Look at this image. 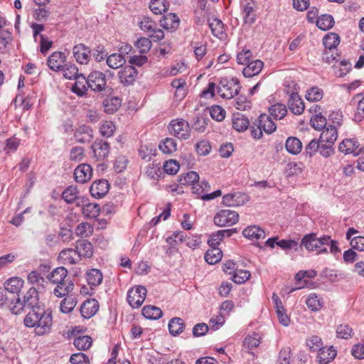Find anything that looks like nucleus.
I'll use <instances>...</instances> for the list:
<instances>
[{
  "mask_svg": "<svg viewBox=\"0 0 364 364\" xmlns=\"http://www.w3.org/2000/svg\"><path fill=\"white\" fill-rule=\"evenodd\" d=\"M248 200L246 194L237 192L224 196L223 203L227 206H240L247 203Z\"/></svg>",
  "mask_w": 364,
  "mask_h": 364,
  "instance_id": "2eb2a0df",
  "label": "nucleus"
},
{
  "mask_svg": "<svg viewBox=\"0 0 364 364\" xmlns=\"http://www.w3.org/2000/svg\"><path fill=\"white\" fill-rule=\"evenodd\" d=\"M250 277V272L242 269H236L232 274V280L237 284H242L249 279Z\"/></svg>",
  "mask_w": 364,
  "mask_h": 364,
  "instance_id": "69168bd1",
  "label": "nucleus"
},
{
  "mask_svg": "<svg viewBox=\"0 0 364 364\" xmlns=\"http://www.w3.org/2000/svg\"><path fill=\"white\" fill-rule=\"evenodd\" d=\"M330 237L323 235L318 237L316 233L306 235L301 240V245L309 251H314L322 246L329 245Z\"/></svg>",
  "mask_w": 364,
  "mask_h": 364,
  "instance_id": "20e7f679",
  "label": "nucleus"
},
{
  "mask_svg": "<svg viewBox=\"0 0 364 364\" xmlns=\"http://www.w3.org/2000/svg\"><path fill=\"white\" fill-rule=\"evenodd\" d=\"M92 156L97 161L105 159L109 154V144L102 139H96L91 146Z\"/></svg>",
  "mask_w": 364,
  "mask_h": 364,
  "instance_id": "9d476101",
  "label": "nucleus"
},
{
  "mask_svg": "<svg viewBox=\"0 0 364 364\" xmlns=\"http://www.w3.org/2000/svg\"><path fill=\"white\" fill-rule=\"evenodd\" d=\"M59 258L64 264H73L80 261L79 255L72 248L63 250L59 254Z\"/></svg>",
  "mask_w": 364,
  "mask_h": 364,
  "instance_id": "b1692460",
  "label": "nucleus"
},
{
  "mask_svg": "<svg viewBox=\"0 0 364 364\" xmlns=\"http://www.w3.org/2000/svg\"><path fill=\"white\" fill-rule=\"evenodd\" d=\"M333 69L336 76L341 77L351 70V64L346 60H342L338 65H334Z\"/></svg>",
  "mask_w": 364,
  "mask_h": 364,
  "instance_id": "4d7b16f0",
  "label": "nucleus"
},
{
  "mask_svg": "<svg viewBox=\"0 0 364 364\" xmlns=\"http://www.w3.org/2000/svg\"><path fill=\"white\" fill-rule=\"evenodd\" d=\"M306 304L309 309L313 311H318L323 307V299L320 298L316 294H311L306 300Z\"/></svg>",
  "mask_w": 364,
  "mask_h": 364,
  "instance_id": "37998d69",
  "label": "nucleus"
},
{
  "mask_svg": "<svg viewBox=\"0 0 364 364\" xmlns=\"http://www.w3.org/2000/svg\"><path fill=\"white\" fill-rule=\"evenodd\" d=\"M179 18L173 13H169L160 20L161 26L166 30L173 31L179 26Z\"/></svg>",
  "mask_w": 364,
  "mask_h": 364,
  "instance_id": "393cba45",
  "label": "nucleus"
},
{
  "mask_svg": "<svg viewBox=\"0 0 364 364\" xmlns=\"http://www.w3.org/2000/svg\"><path fill=\"white\" fill-rule=\"evenodd\" d=\"M13 41L12 34L8 31H0V53H7Z\"/></svg>",
  "mask_w": 364,
  "mask_h": 364,
  "instance_id": "e433bc0d",
  "label": "nucleus"
},
{
  "mask_svg": "<svg viewBox=\"0 0 364 364\" xmlns=\"http://www.w3.org/2000/svg\"><path fill=\"white\" fill-rule=\"evenodd\" d=\"M185 328V323L181 318L175 317L168 323V330L171 335L176 336L181 334Z\"/></svg>",
  "mask_w": 364,
  "mask_h": 364,
  "instance_id": "72a5a7b5",
  "label": "nucleus"
},
{
  "mask_svg": "<svg viewBox=\"0 0 364 364\" xmlns=\"http://www.w3.org/2000/svg\"><path fill=\"white\" fill-rule=\"evenodd\" d=\"M86 278L88 284L91 288L100 285L103 279L102 274L100 270L97 269H92L86 273Z\"/></svg>",
  "mask_w": 364,
  "mask_h": 364,
  "instance_id": "f704fd0d",
  "label": "nucleus"
},
{
  "mask_svg": "<svg viewBox=\"0 0 364 364\" xmlns=\"http://www.w3.org/2000/svg\"><path fill=\"white\" fill-rule=\"evenodd\" d=\"M159 147L163 153L171 154L176 151L177 144L175 139L172 138H166L159 144Z\"/></svg>",
  "mask_w": 364,
  "mask_h": 364,
  "instance_id": "864d4df0",
  "label": "nucleus"
},
{
  "mask_svg": "<svg viewBox=\"0 0 364 364\" xmlns=\"http://www.w3.org/2000/svg\"><path fill=\"white\" fill-rule=\"evenodd\" d=\"M23 285V281L18 277H14L8 279L4 284L3 289L6 290L16 296H19L18 293Z\"/></svg>",
  "mask_w": 364,
  "mask_h": 364,
  "instance_id": "c85d7f7f",
  "label": "nucleus"
},
{
  "mask_svg": "<svg viewBox=\"0 0 364 364\" xmlns=\"http://www.w3.org/2000/svg\"><path fill=\"white\" fill-rule=\"evenodd\" d=\"M237 213L231 210H221L214 217V223L217 226H230L238 221Z\"/></svg>",
  "mask_w": 364,
  "mask_h": 364,
  "instance_id": "0eeeda50",
  "label": "nucleus"
},
{
  "mask_svg": "<svg viewBox=\"0 0 364 364\" xmlns=\"http://www.w3.org/2000/svg\"><path fill=\"white\" fill-rule=\"evenodd\" d=\"M77 301L73 296H67L60 302V311L63 313L68 314L71 312L76 306Z\"/></svg>",
  "mask_w": 364,
  "mask_h": 364,
  "instance_id": "6e6d98bb",
  "label": "nucleus"
},
{
  "mask_svg": "<svg viewBox=\"0 0 364 364\" xmlns=\"http://www.w3.org/2000/svg\"><path fill=\"white\" fill-rule=\"evenodd\" d=\"M138 72L132 65H127L119 72V81L124 85H130L135 81Z\"/></svg>",
  "mask_w": 364,
  "mask_h": 364,
  "instance_id": "9b49d317",
  "label": "nucleus"
},
{
  "mask_svg": "<svg viewBox=\"0 0 364 364\" xmlns=\"http://www.w3.org/2000/svg\"><path fill=\"white\" fill-rule=\"evenodd\" d=\"M92 339L89 336H80L74 339V346L80 350H86L90 348Z\"/></svg>",
  "mask_w": 364,
  "mask_h": 364,
  "instance_id": "3c124183",
  "label": "nucleus"
},
{
  "mask_svg": "<svg viewBox=\"0 0 364 364\" xmlns=\"http://www.w3.org/2000/svg\"><path fill=\"white\" fill-rule=\"evenodd\" d=\"M244 237L252 240H259L265 237L264 231L257 225H250L242 231Z\"/></svg>",
  "mask_w": 364,
  "mask_h": 364,
  "instance_id": "a878e982",
  "label": "nucleus"
},
{
  "mask_svg": "<svg viewBox=\"0 0 364 364\" xmlns=\"http://www.w3.org/2000/svg\"><path fill=\"white\" fill-rule=\"evenodd\" d=\"M109 187V185L106 180L95 181L92 183L90 192L94 198H101L107 193Z\"/></svg>",
  "mask_w": 364,
  "mask_h": 364,
  "instance_id": "f3484780",
  "label": "nucleus"
},
{
  "mask_svg": "<svg viewBox=\"0 0 364 364\" xmlns=\"http://www.w3.org/2000/svg\"><path fill=\"white\" fill-rule=\"evenodd\" d=\"M222 258V251L218 247H211L205 255V261L210 264L220 262Z\"/></svg>",
  "mask_w": 364,
  "mask_h": 364,
  "instance_id": "a18cd8bd",
  "label": "nucleus"
},
{
  "mask_svg": "<svg viewBox=\"0 0 364 364\" xmlns=\"http://www.w3.org/2000/svg\"><path fill=\"white\" fill-rule=\"evenodd\" d=\"M285 146L287 151L291 154H299L302 148L301 142L296 137H289Z\"/></svg>",
  "mask_w": 364,
  "mask_h": 364,
  "instance_id": "49530a36",
  "label": "nucleus"
},
{
  "mask_svg": "<svg viewBox=\"0 0 364 364\" xmlns=\"http://www.w3.org/2000/svg\"><path fill=\"white\" fill-rule=\"evenodd\" d=\"M338 149L345 154H353L354 156L362 154V151H364V149L359 148L356 141L348 139L343 140L339 144Z\"/></svg>",
  "mask_w": 364,
  "mask_h": 364,
  "instance_id": "f8f14e48",
  "label": "nucleus"
},
{
  "mask_svg": "<svg viewBox=\"0 0 364 364\" xmlns=\"http://www.w3.org/2000/svg\"><path fill=\"white\" fill-rule=\"evenodd\" d=\"M310 124L314 129L323 130L326 127V119L321 112H318L311 118Z\"/></svg>",
  "mask_w": 364,
  "mask_h": 364,
  "instance_id": "5fc2aeb1",
  "label": "nucleus"
},
{
  "mask_svg": "<svg viewBox=\"0 0 364 364\" xmlns=\"http://www.w3.org/2000/svg\"><path fill=\"white\" fill-rule=\"evenodd\" d=\"M88 82L90 88L95 92L105 91L108 93L112 91V88L106 85L105 74L100 71L90 73L88 75Z\"/></svg>",
  "mask_w": 364,
  "mask_h": 364,
  "instance_id": "423d86ee",
  "label": "nucleus"
},
{
  "mask_svg": "<svg viewBox=\"0 0 364 364\" xmlns=\"http://www.w3.org/2000/svg\"><path fill=\"white\" fill-rule=\"evenodd\" d=\"M323 95L322 90L317 87H313L307 91L306 94V99L311 102H317L322 99Z\"/></svg>",
  "mask_w": 364,
  "mask_h": 364,
  "instance_id": "e2e57ef3",
  "label": "nucleus"
},
{
  "mask_svg": "<svg viewBox=\"0 0 364 364\" xmlns=\"http://www.w3.org/2000/svg\"><path fill=\"white\" fill-rule=\"evenodd\" d=\"M71 364H89V358L83 353H74L70 358Z\"/></svg>",
  "mask_w": 364,
  "mask_h": 364,
  "instance_id": "774afa93",
  "label": "nucleus"
},
{
  "mask_svg": "<svg viewBox=\"0 0 364 364\" xmlns=\"http://www.w3.org/2000/svg\"><path fill=\"white\" fill-rule=\"evenodd\" d=\"M316 23L318 28L323 31H327L333 26L335 22L331 15L323 14L318 17Z\"/></svg>",
  "mask_w": 364,
  "mask_h": 364,
  "instance_id": "a19ab883",
  "label": "nucleus"
},
{
  "mask_svg": "<svg viewBox=\"0 0 364 364\" xmlns=\"http://www.w3.org/2000/svg\"><path fill=\"white\" fill-rule=\"evenodd\" d=\"M337 137V129L333 125H328L322 130L319 139L322 140V142H328L334 144Z\"/></svg>",
  "mask_w": 364,
  "mask_h": 364,
  "instance_id": "2f4dec72",
  "label": "nucleus"
},
{
  "mask_svg": "<svg viewBox=\"0 0 364 364\" xmlns=\"http://www.w3.org/2000/svg\"><path fill=\"white\" fill-rule=\"evenodd\" d=\"M146 289L143 286H137L130 289L127 293V301L132 308H139L144 303L146 296Z\"/></svg>",
  "mask_w": 364,
  "mask_h": 364,
  "instance_id": "6e6552de",
  "label": "nucleus"
},
{
  "mask_svg": "<svg viewBox=\"0 0 364 364\" xmlns=\"http://www.w3.org/2000/svg\"><path fill=\"white\" fill-rule=\"evenodd\" d=\"M99 309V304L96 299H88L82 303L80 307L81 315L85 318L92 317Z\"/></svg>",
  "mask_w": 364,
  "mask_h": 364,
  "instance_id": "412c9836",
  "label": "nucleus"
},
{
  "mask_svg": "<svg viewBox=\"0 0 364 364\" xmlns=\"http://www.w3.org/2000/svg\"><path fill=\"white\" fill-rule=\"evenodd\" d=\"M74 137L79 143L89 142L93 137V131L90 126L82 125L75 132Z\"/></svg>",
  "mask_w": 364,
  "mask_h": 364,
  "instance_id": "5701e85b",
  "label": "nucleus"
},
{
  "mask_svg": "<svg viewBox=\"0 0 364 364\" xmlns=\"http://www.w3.org/2000/svg\"><path fill=\"white\" fill-rule=\"evenodd\" d=\"M23 310L28 309L29 311L35 309L37 306H43L38 302V291L34 287H31L26 292L24 296L23 302H22Z\"/></svg>",
  "mask_w": 364,
  "mask_h": 364,
  "instance_id": "dca6fc26",
  "label": "nucleus"
},
{
  "mask_svg": "<svg viewBox=\"0 0 364 364\" xmlns=\"http://www.w3.org/2000/svg\"><path fill=\"white\" fill-rule=\"evenodd\" d=\"M242 15L245 23L252 24L256 21V5L253 0H242L240 2Z\"/></svg>",
  "mask_w": 364,
  "mask_h": 364,
  "instance_id": "1a4fd4ad",
  "label": "nucleus"
},
{
  "mask_svg": "<svg viewBox=\"0 0 364 364\" xmlns=\"http://www.w3.org/2000/svg\"><path fill=\"white\" fill-rule=\"evenodd\" d=\"M238 80L234 78H222L218 86V94L224 99H231L240 90Z\"/></svg>",
  "mask_w": 364,
  "mask_h": 364,
  "instance_id": "7ed1b4c3",
  "label": "nucleus"
},
{
  "mask_svg": "<svg viewBox=\"0 0 364 364\" xmlns=\"http://www.w3.org/2000/svg\"><path fill=\"white\" fill-rule=\"evenodd\" d=\"M62 198L67 203H73L79 198V191L77 187L70 186L62 193Z\"/></svg>",
  "mask_w": 364,
  "mask_h": 364,
  "instance_id": "de8ad7c7",
  "label": "nucleus"
},
{
  "mask_svg": "<svg viewBox=\"0 0 364 364\" xmlns=\"http://www.w3.org/2000/svg\"><path fill=\"white\" fill-rule=\"evenodd\" d=\"M68 271L63 267L54 269L47 277L48 279L53 284L65 282Z\"/></svg>",
  "mask_w": 364,
  "mask_h": 364,
  "instance_id": "7c9ffc66",
  "label": "nucleus"
},
{
  "mask_svg": "<svg viewBox=\"0 0 364 364\" xmlns=\"http://www.w3.org/2000/svg\"><path fill=\"white\" fill-rule=\"evenodd\" d=\"M75 178L77 183H84L88 181L92 175V168L87 164L78 165L74 171Z\"/></svg>",
  "mask_w": 364,
  "mask_h": 364,
  "instance_id": "4468645a",
  "label": "nucleus"
},
{
  "mask_svg": "<svg viewBox=\"0 0 364 364\" xmlns=\"http://www.w3.org/2000/svg\"><path fill=\"white\" fill-rule=\"evenodd\" d=\"M151 11L155 14H161L168 8L166 0H151L149 4Z\"/></svg>",
  "mask_w": 364,
  "mask_h": 364,
  "instance_id": "8fccbe9b",
  "label": "nucleus"
},
{
  "mask_svg": "<svg viewBox=\"0 0 364 364\" xmlns=\"http://www.w3.org/2000/svg\"><path fill=\"white\" fill-rule=\"evenodd\" d=\"M269 112L274 119H282L286 116L287 109L284 105L277 103L269 107Z\"/></svg>",
  "mask_w": 364,
  "mask_h": 364,
  "instance_id": "09e8293b",
  "label": "nucleus"
},
{
  "mask_svg": "<svg viewBox=\"0 0 364 364\" xmlns=\"http://www.w3.org/2000/svg\"><path fill=\"white\" fill-rule=\"evenodd\" d=\"M306 345L311 351H318L322 346L323 342L320 337L312 336L306 340Z\"/></svg>",
  "mask_w": 364,
  "mask_h": 364,
  "instance_id": "338daca9",
  "label": "nucleus"
},
{
  "mask_svg": "<svg viewBox=\"0 0 364 364\" xmlns=\"http://www.w3.org/2000/svg\"><path fill=\"white\" fill-rule=\"evenodd\" d=\"M261 337L259 333H254L252 336H247L244 341V347L248 350L253 349L259 346Z\"/></svg>",
  "mask_w": 364,
  "mask_h": 364,
  "instance_id": "052dcab7",
  "label": "nucleus"
},
{
  "mask_svg": "<svg viewBox=\"0 0 364 364\" xmlns=\"http://www.w3.org/2000/svg\"><path fill=\"white\" fill-rule=\"evenodd\" d=\"M106 63L110 68L117 69L126 63V60L120 53H112L107 56Z\"/></svg>",
  "mask_w": 364,
  "mask_h": 364,
  "instance_id": "4c0bfd02",
  "label": "nucleus"
},
{
  "mask_svg": "<svg viewBox=\"0 0 364 364\" xmlns=\"http://www.w3.org/2000/svg\"><path fill=\"white\" fill-rule=\"evenodd\" d=\"M255 125L260 127L267 134H272L276 130V124L267 114H261L255 122Z\"/></svg>",
  "mask_w": 364,
  "mask_h": 364,
  "instance_id": "aec40b11",
  "label": "nucleus"
},
{
  "mask_svg": "<svg viewBox=\"0 0 364 364\" xmlns=\"http://www.w3.org/2000/svg\"><path fill=\"white\" fill-rule=\"evenodd\" d=\"M73 52L77 63L84 65L89 62L91 50L84 44L80 43L75 46L73 49Z\"/></svg>",
  "mask_w": 364,
  "mask_h": 364,
  "instance_id": "a211bd4d",
  "label": "nucleus"
},
{
  "mask_svg": "<svg viewBox=\"0 0 364 364\" xmlns=\"http://www.w3.org/2000/svg\"><path fill=\"white\" fill-rule=\"evenodd\" d=\"M288 107L294 114L299 115L304 110V104L298 93L293 92L288 100Z\"/></svg>",
  "mask_w": 364,
  "mask_h": 364,
  "instance_id": "4be33fe9",
  "label": "nucleus"
},
{
  "mask_svg": "<svg viewBox=\"0 0 364 364\" xmlns=\"http://www.w3.org/2000/svg\"><path fill=\"white\" fill-rule=\"evenodd\" d=\"M199 180V175L195 171H189L179 178V183L181 185L195 184Z\"/></svg>",
  "mask_w": 364,
  "mask_h": 364,
  "instance_id": "13d9d810",
  "label": "nucleus"
},
{
  "mask_svg": "<svg viewBox=\"0 0 364 364\" xmlns=\"http://www.w3.org/2000/svg\"><path fill=\"white\" fill-rule=\"evenodd\" d=\"M66 60V55L63 52H54L48 58L47 64L49 68L53 71L63 69Z\"/></svg>",
  "mask_w": 364,
  "mask_h": 364,
  "instance_id": "ddd939ff",
  "label": "nucleus"
},
{
  "mask_svg": "<svg viewBox=\"0 0 364 364\" xmlns=\"http://www.w3.org/2000/svg\"><path fill=\"white\" fill-rule=\"evenodd\" d=\"M0 306L8 308L12 314L18 315L23 311L22 301L19 296L0 288Z\"/></svg>",
  "mask_w": 364,
  "mask_h": 364,
  "instance_id": "f03ea898",
  "label": "nucleus"
},
{
  "mask_svg": "<svg viewBox=\"0 0 364 364\" xmlns=\"http://www.w3.org/2000/svg\"><path fill=\"white\" fill-rule=\"evenodd\" d=\"M75 250L79 255L80 259L82 257L90 258L93 254L92 245L87 240H77L76 242Z\"/></svg>",
  "mask_w": 364,
  "mask_h": 364,
  "instance_id": "bb28decb",
  "label": "nucleus"
},
{
  "mask_svg": "<svg viewBox=\"0 0 364 364\" xmlns=\"http://www.w3.org/2000/svg\"><path fill=\"white\" fill-rule=\"evenodd\" d=\"M263 65V62L259 60H252L243 69L242 73L246 77H252L261 72Z\"/></svg>",
  "mask_w": 364,
  "mask_h": 364,
  "instance_id": "c756f323",
  "label": "nucleus"
},
{
  "mask_svg": "<svg viewBox=\"0 0 364 364\" xmlns=\"http://www.w3.org/2000/svg\"><path fill=\"white\" fill-rule=\"evenodd\" d=\"M23 323L28 328H34L35 334L38 336L47 335L51 332L53 327L52 311L44 306H37L28 311Z\"/></svg>",
  "mask_w": 364,
  "mask_h": 364,
  "instance_id": "f257e3e1",
  "label": "nucleus"
},
{
  "mask_svg": "<svg viewBox=\"0 0 364 364\" xmlns=\"http://www.w3.org/2000/svg\"><path fill=\"white\" fill-rule=\"evenodd\" d=\"M337 355V352L333 346L321 347L318 350L317 360L319 364H328Z\"/></svg>",
  "mask_w": 364,
  "mask_h": 364,
  "instance_id": "6ab92c4d",
  "label": "nucleus"
},
{
  "mask_svg": "<svg viewBox=\"0 0 364 364\" xmlns=\"http://www.w3.org/2000/svg\"><path fill=\"white\" fill-rule=\"evenodd\" d=\"M121 99L117 97H108L103 101V107L105 112L112 114L121 106Z\"/></svg>",
  "mask_w": 364,
  "mask_h": 364,
  "instance_id": "473e14b6",
  "label": "nucleus"
},
{
  "mask_svg": "<svg viewBox=\"0 0 364 364\" xmlns=\"http://www.w3.org/2000/svg\"><path fill=\"white\" fill-rule=\"evenodd\" d=\"M249 119L242 114H237L232 119V127L237 132H244L249 127Z\"/></svg>",
  "mask_w": 364,
  "mask_h": 364,
  "instance_id": "ea45409f",
  "label": "nucleus"
},
{
  "mask_svg": "<svg viewBox=\"0 0 364 364\" xmlns=\"http://www.w3.org/2000/svg\"><path fill=\"white\" fill-rule=\"evenodd\" d=\"M353 329L348 324H341L336 328L338 338L348 339L352 336Z\"/></svg>",
  "mask_w": 364,
  "mask_h": 364,
  "instance_id": "0e129e2a",
  "label": "nucleus"
},
{
  "mask_svg": "<svg viewBox=\"0 0 364 364\" xmlns=\"http://www.w3.org/2000/svg\"><path fill=\"white\" fill-rule=\"evenodd\" d=\"M145 172L147 176L150 177L151 178H158L161 173L160 164L155 161L149 164L146 166Z\"/></svg>",
  "mask_w": 364,
  "mask_h": 364,
  "instance_id": "bf43d9fd",
  "label": "nucleus"
},
{
  "mask_svg": "<svg viewBox=\"0 0 364 364\" xmlns=\"http://www.w3.org/2000/svg\"><path fill=\"white\" fill-rule=\"evenodd\" d=\"M75 80V83L73 87V91L78 96H83L90 87L88 77L86 78L83 75L80 74Z\"/></svg>",
  "mask_w": 364,
  "mask_h": 364,
  "instance_id": "cd10ccee",
  "label": "nucleus"
},
{
  "mask_svg": "<svg viewBox=\"0 0 364 364\" xmlns=\"http://www.w3.org/2000/svg\"><path fill=\"white\" fill-rule=\"evenodd\" d=\"M142 315L147 319L156 320L162 316L163 312L157 306L148 305L142 309Z\"/></svg>",
  "mask_w": 364,
  "mask_h": 364,
  "instance_id": "58836bf2",
  "label": "nucleus"
},
{
  "mask_svg": "<svg viewBox=\"0 0 364 364\" xmlns=\"http://www.w3.org/2000/svg\"><path fill=\"white\" fill-rule=\"evenodd\" d=\"M339 36L335 33H330L324 36L323 38V43L327 50H336V48L339 44Z\"/></svg>",
  "mask_w": 364,
  "mask_h": 364,
  "instance_id": "c03bdc74",
  "label": "nucleus"
},
{
  "mask_svg": "<svg viewBox=\"0 0 364 364\" xmlns=\"http://www.w3.org/2000/svg\"><path fill=\"white\" fill-rule=\"evenodd\" d=\"M168 128L171 134L180 139L186 140L191 136L189 124L184 119H173Z\"/></svg>",
  "mask_w": 364,
  "mask_h": 364,
  "instance_id": "39448f33",
  "label": "nucleus"
},
{
  "mask_svg": "<svg viewBox=\"0 0 364 364\" xmlns=\"http://www.w3.org/2000/svg\"><path fill=\"white\" fill-rule=\"evenodd\" d=\"M319 149L318 151L321 156L323 157H329L330 156L333 155L334 154V148H333V144L332 143H327V142H322V140L319 139Z\"/></svg>",
  "mask_w": 364,
  "mask_h": 364,
  "instance_id": "680f3d73",
  "label": "nucleus"
},
{
  "mask_svg": "<svg viewBox=\"0 0 364 364\" xmlns=\"http://www.w3.org/2000/svg\"><path fill=\"white\" fill-rule=\"evenodd\" d=\"M82 214L88 218H95L100 214V205L97 203H87L82 207Z\"/></svg>",
  "mask_w": 364,
  "mask_h": 364,
  "instance_id": "603ef678",
  "label": "nucleus"
},
{
  "mask_svg": "<svg viewBox=\"0 0 364 364\" xmlns=\"http://www.w3.org/2000/svg\"><path fill=\"white\" fill-rule=\"evenodd\" d=\"M208 26L213 36L219 38H222L223 37L224 25L220 19L215 18H209Z\"/></svg>",
  "mask_w": 364,
  "mask_h": 364,
  "instance_id": "c9c22d12",
  "label": "nucleus"
},
{
  "mask_svg": "<svg viewBox=\"0 0 364 364\" xmlns=\"http://www.w3.org/2000/svg\"><path fill=\"white\" fill-rule=\"evenodd\" d=\"M57 286L53 290V294L57 297H63L73 290L74 284L70 281L68 283H57Z\"/></svg>",
  "mask_w": 364,
  "mask_h": 364,
  "instance_id": "79ce46f5",
  "label": "nucleus"
}]
</instances>
